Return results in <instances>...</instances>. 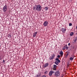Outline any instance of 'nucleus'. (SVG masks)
I'll list each match as a JSON object with an SVG mask.
<instances>
[{
  "mask_svg": "<svg viewBox=\"0 0 77 77\" xmlns=\"http://www.w3.org/2000/svg\"><path fill=\"white\" fill-rule=\"evenodd\" d=\"M69 26H72V23H70L69 24Z\"/></svg>",
  "mask_w": 77,
  "mask_h": 77,
  "instance_id": "obj_21",
  "label": "nucleus"
},
{
  "mask_svg": "<svg viewBox=\"0 0 77 77\" xmlns=\"http://www.w3.org/2000/svg\"><path fill=\"white\" fill-rule=\"evenodd\" d=\"M76 29H77V26H76Z\"/></svg>",
  "mask_w": 77,
  "mask_h": 77,
  "instance_id": "obj_33",
  "label": "nucleus"
},
{
  "mask_svg": "<svg viewBox=\"0 0 77 77\" xmlns=\"http://www.w3.org/2000/svg\"><path fill=\"white\" fill-rule=\"evenodd\" d=\"M55 73V72L54 71H53L52 70H51L50 71L49 73V76H51L52 75H53V74H54Z\"/></svg>",
  "mask_w": 77,
  "mask_h": 77,
  "instance_id": "obj_3",
  "label": "nucleus"
},
{
  "mask_svg": "<svg viewBox=\"0 0 77 77\" xmlns=\"http://www.w3.org/2000/svg\"><path fill=\"white\" fill-rule=\"evenodd\" d=\"M67 46V45H66L64 46L62 48V49L63 50H65L66 49V46Z\"/></svg>",
  "mask_w": 77,
  "mask_h": 77,
  "instance_id": "obj_10",
  "label": "nucleus"
},
{
  "mask_svg": "<svg viewBox=\"0 0 77 77\" xmlns=\"http://www.w3.org/2000/svg\"><path fill=\"white\" fill-rule=\"evenodd\" d=\"M42 8L41 6L40 5L35 6L33 7V9L34 10L37 11H41V9Z\"/></svg>",
  "mask_w": 77,
  "mask_h": 77,
  "instance_id": "obj_1",
  "label": "nucleus"
},
{
  "mask_svg": "<svg viewBox=\"0 0 77 77\" xmlns=\"http://www.w3.org/2000/svg\"><path fill=\"white\" fill-rule=\"evenodd\" d=\"M66 49H67V50L68 49V48H69V47H67V46L66 47Z\"/></svg>",
  "mask_w": 77,
  "mask_h": 77,
  "instance_id": "obj_22",
  "label": "nucleus"
},
{
  "mask_svg": "<svg viewBox=\"0 0 77 77\" xmlns=\"http://www.w3.org/2000/svg\"><path fill=\"white\" fill-rule=\"evenodd\" d=\"M75 57V56L74 55H71V57H72L73 58H74V57Z\"/></svg>",
  "mask_w": 77,
  "mask_h": 77,
  "instance_id": "obj_20",
  "label": "nucleus"
},
{
  "mask_svg": "<svg viewBox=\"0 0 77 77\" xmlns=\"http://www.w3.org/2000/svg\"><path fill=\"white\" fill-rule=\"evenodd\" d=\"M43 25L44 26H47V25H48V21H45L44 22Z\"/></svg>",
  "mask_w": 77,
  "mask_h": 77,
  "instance_id": "obj_6",
  "label": "nucleus"
},
{
  "mask_svg": "<svg viewBox=\"0 0 77 77\" xmlns=\"http://www.w3.org/2000/svg\"><path fill=\"white\" fill-rule=\"evenodd\" d=\"M60 75V73L59 71L55 72L54 75L55 77H59Z\"/></svg>",
  "mask_w": 77,
  "mask_h": 77,
  "instance_id": "obj_2",
  "label": "nucleus"
},
{
  "mask_svg": "<svg viewBox=\"0 0 77 77\" xmlns=\"http://www.w3.org/2000/svg\"><path fill=\"white\" fill-rule=\"evenodd\" d=\"M41 75L40 73H38V74L36 75L35 77H39L41 76Z\"/></svg>",
  "mask_w": 77,
  "mask_h": 77,
  "instance_id": "obj_12",
  "label": "nucleus"
},
{
  "mask_svg": "<svg viewBox=\"0 0 77 77\" xmlns=\"http://www.w3.org/2000/svg\"><path fill=\"white\" fill-rule=\"evenodd\" d=\"M45 74H47V72H45Z\"/></svg>",
  "mask_w": 77,
  "mask_h": 77,
  "instance_id": "obj_28",
  "label": "nucleus"
},
{
  "mask_svg": "<svg viewBox=\"0 0 77 77\" xmlns=\"http://www.w3.org/2000/svg\"><path fill=\"white\" fill-rule=\"evenodd\" d=\"M61 32H62L63 33H65L66 31V29L64 28H62L61 29Z\"/></svg>",
  "mask_w": 77,
  "mask_h": 77,
  "instance_id": "obj_7",
  "label": "nucleus"
},
{
  "mask_svg": "<svg viewBox=\"0 0 77 77\" xmlns=\"http://www.w3.org/2000/svg\"><path fill=\"white\" fill-rule=\"evenodd\" d=\"M75 39L77 41V37H76L75 38Z\"/></svg>",
  "mask_w": 77,
  "mask_h": 77,
  "instance_id": "obj_31",
  "label": "nucleus"
},
{
  "mask_svg": "<svg viewBox=\"0 0 77 77\" xmlns=\"http://www.w3.org/2000/svg\"><path fill=\"white\" fill-rule=\"evenodd\" d=\"M3 63H5V60H3Z\"/></svg>",
  "mask_w": 77,
  "mask_h": 77,
  "instance_id": "obj_27",
  "label": "nucleus"
},
{
  "mask_svg": "<svg viewBox=\"0 0 77 77\" xmlns=\"http://www.w3.org/2000/svg\"><path fill=\"white\" fill-rule=\"evenodd\" d=\"M60 55H58L57 56V57H58V58H60Z\"/></svg>",
  "mask_w": 77,
  "mask_h": 77,
  "instance_id": "obj_23",
  "label": "nucleus"
},
{
  "mask_svg": "<svg viewBox=\"0 0 77 77\" xmlns=\"http://www.w3.org/2000/svg\"><path fill=\"white\" fill-rule=\"evenodd\" d=\"M71 45V44H70V43H69L68 44V45L69 46V45Z\"/></svg>",
  "mask_w": 77,
  "mask_h": 77,
  "instance_id": "obj_29",
  "label": "nucleus"
},
{
  "mask_svg": "<svg viewBox=\"0 0 77 77\" xmlns=\"http://www.w3.org/2000/svg\"><path fill=\"white\" fill-rule=\"evenodd\" d=\"M48 65H49V64H48V63H46L44 66L45 68H46V67H47V66H48Z\"/></svg>",
  "mask_w": 77,
  "mask_h": 77,
  "instance_id": "obj_11",
  "label": "nucleus"
},
{
  "mask_svg": "<svg viewBox=\"0 0 77 77\" xmlns=\"http://www.w3.org/2000/svg\"><path fill=\"white\" fill-rule=\"evenodd\" d=\"M56 60H57V61L58 60H59V58H56Z\"/></svg>",
  "mask_w": 77,
  "mask_h": 77,
  "instance_id": "obj_25",
  "label": "nucleus"
},
{
  "mask_svg": "<svg viewBox=\"0 0 77 77\" xmlns=\"http://www.w3.org/2000/svg\"><path fill=\"white\" fill-rule=\"evenodd\" d=\"M3 58V57L1 56L0 55V60H2Z\"/></svg>",
  "mask_w": 77,
  "mask_h": 77,
  "instance_id": "obj_19",
  "label": "nucleus"
},
{
  "mask_svg": "<svg viewBox=\"0 0 77 77\" xmlns=\"http://www.w3.org/2000/svg\"><path fill=\"white\" fill-rule=\"evenodd\" d=\"M60 54L61 55V56H62L63 54V51H61L60 52H59Z\"/></svg>",
  "mask_w": 77,
  "mask_h": 77,
  "instance_id": "obj_9",
  "label": "nucleus"
},
{
  "mask_svg": "<svg viewBox=\"0 0 77 77\" xmlns=\"http://www.w3.org/2000/svg\"><path fill=\"white\" fill-rule=\"evenodd\" d=\"M8 9V7L7 6L5 5L3 8V12H6L7 11V9Z\"/></svg>",
  "mask_w": 77,
  "mask_h": 77,
  "instance_id": "obj_4",
  "label": "nucleus"
},
{
  "mask_svg": "<svg viewBox=\"0 0 77 77\" xmlns=\"http://www.w3.org/2000/svg\"><path fill=\"white\" fill-rule=\"evenodd\" d=\"M69 51H67L66 52V55L67 56H68V54H69Z\"/></svg>",
  "mask_w": 77,
  "mask_h": 77,
  "instance_id": "obj_15",
  "label": "nucleus"
},
{
  "mask_svg": "<svg viewBox=\"0 0 77 77\" xmlns=\"http://www.w3.org/2000/svg\"><path fill=\"white\" fill-rule=\"evenodd\" d=\"M56 66H57L56 65H54V67L52 69V70L56 71V70H57V69H56Z\"/></svg>",
  "mask_w": 77,
  "mask_h": 77,
  "instance_id": "obj_5",
  "label": "nucleus"
},
{
  "mask_svg": "<svg viewBox=\"0 0 77 77\" xmlns=\"http://www.w3.org/2000/svg\"><path fill=\"white\" fill-rule=\"evenodd\" d=\"M42 77H47V76H46L45 75H42Z\"/></svg>",
  "mask_w": 77,
  "mask_h": 77,
  "instance_id": "obj_26",
  "label": "nucleus"
},
{
  "mask_svg": "<svg viewBox=\"0 0 77 77\" xmlns=\"http://www.w3.org/2000/svg\"><path fill=\"white\" fill-rule=\"evenodd\" d=\"M73 35H74V32H72L70 34V35L71 36H72Z\"/></svg>",
  "mask_w": 77,
  "mask_h": 77,
  "instance_id": "obj_18",
  "label": "nucleus"
},
{
  "mask_svg": "<svg viewBox=\"0 0 77 77\" xmlns=\"http://www.w3.org/2000/svg\"><path fill=\"white\" fill-rule=\"evenodd\" d=\"M44 9L45 10H46V11H47V10H48V7H45L44 8Z\"/></svg>",
  "mask_w": 77,
  "mask_h": 77,
  "instance_id": "obj_16",
  "label": "nucleus"
},
{
  "mask_svg": "<svg viewBox=\"0 0 77 77\" xmlns=\"http://www.w3.org/2000/svg\"><path fill=\"white\" fill-rule=\"evenodd\" d=\"M55 63L56 65H59V63L58 61H56L55 62Z\"/></svg>",
  "mask_w": 77,
  "mask_h": 77,
  "instance_id": "obj_14",
  "label": "nucleus"
},
{
  "mask_svg": "<svg viewBox=\"0 0 77 77\" xmlns=\"http://www.w3.org/2000/svg\"><path fill=\"white\" fill-rule=\"evenodd\" d=\"M36 34H37V32H36L35 33H33V37H35L36 36Z\"/></svg>",
  "mask_w": 77,
  "mask_h": 77,
  "instance_id": "obj_13",
  "label": "nucleus"
},
{
  "mask_svg": "<svg viewBox=\"0 0 77 77\" xmlns=\"http://www.w3.org/2000/svg\"><path fill=\"white\" fill-rule=\"evenodd\" d=\"M57 61L58 63H60V60H58Z\"/></svg>",
  "mask_w": 77,
  "mask_h": 77,
  "instance_id": "obj_24",
  "label": "nucleus"
},
{
  "mask_svg": "<svg viewBox=\"0 0 77 77\" xmlns=\"http://www.w3.org/2000/svg\"><path fill=\"white\" fill-rule=\"evenodd\" d=\"M69 59L70 60L72 61V60H74V58H72V57H70L69 58Z\"/></svg>",
  "mask_w": 77,
  "mask_h": 77,
  "instance_id": "obj_17",
  "label": "nucleus"
},
{
  "mask_svg": "<svg viewBox=\"0 0 77 77\" xmlns=\"http://www.w3.org/2000/svg\"><path fill=\"white\" fill-rule=\"evenodd\" d=\"M54 56H55V55L54 54H53L51 57H50V60H52L53 59H54Z\"/></svg>",
  "mask_w": 77,
  "mask_h": 77,
  "instance_id": "obj_8",
  "label": "nucleus"
},
{
  "mask_svg": "<svg viewBox=\"0 0 77 77\" xmlns=\"http://www.w3.org/2000/svg\"><path fill=\"white\" fill-rule=\"evenodd\" d=\"M69 2H72V0H69Z\"/></svg>",
  "mask_w": 77,
  "mask_h": 77,
  "instance_id": "obj_32",
  "label": "nucleus"
},
{
  "mask_svg": "<svg viewBox=\"0 0 77 77\" xmlns=\"http://www.w3.org/2000/svg\"><path fill=\"white\" fill-rule=\"evenodd\" d=\"M77 40L76 39H75V40H74V42H76V41H77Z\"/></svg>",
  "mask_w": 77,
  "mask_h": 77,
  "instance_id": "obj_30",
  "label": "nucleus"
}]
</instances>
